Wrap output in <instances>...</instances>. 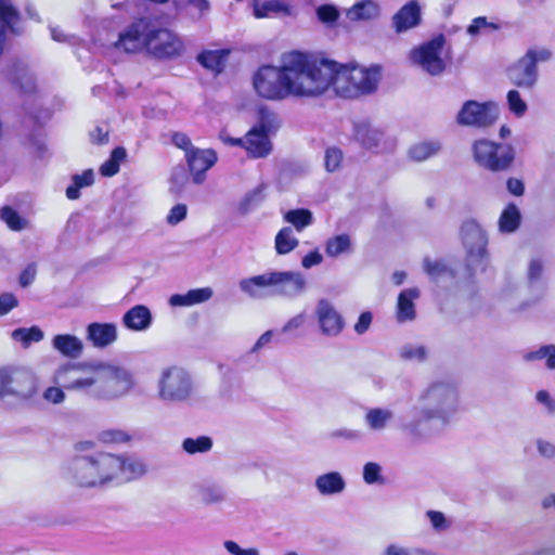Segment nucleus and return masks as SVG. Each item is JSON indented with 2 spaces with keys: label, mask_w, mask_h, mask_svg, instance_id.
<instances>
[{
  "label": "nucleus",
  "mask_w": 555,
  "mask_h": 555,
  "mask_svg": "<svg viewBox=\"0 0 555 555\" xmlns=\"http://www.w3.org/2000/svg\"><path fill=\"white\" fill-rule=\"evenodd\" d=\"M544 272V263L540 258H532L528 263L527 276L530 282L538 281Z\"/></svg>",
  "instance_id": "obj_60"
},
{
  "label": "nucleus",
  "mask_w": 555,
  "mask_h": 555,
  "mask_svg": "<svg viewBox=\"0 0 555 555\" xmlns=\"http://www.w3.org/2000/svg\"><path fill=\"white\" fill-rule=\"evenodd\" d=\"M343 160V152L337 147H328L325 152L324 163L327 171L332 172L339 168Z\"/></svg>",
  "instance_id": "obj_54"
},
{
  "label": "nucleus",
  "mask_w": 555,
  "mask_h": 555,
  "mask_svg": "<svg viewBox=\"0 0 555 555\" xmlns=\"http://www.w3.org/2000/svg\"><path fill=\"white\" fill-rule=\"evenodd\" d=\"M253 8L257 18L269 17L272 14H291L289 7L279 0H254Z\"/></svg>",
  "instance_id": "obj_32"
},
{
  "label": "nucleus",
  "mask_w": 555,
  "mask_h": 555,
  "mask_svg": "<svg viewBox=\"0 0 555 555\" xmlns=\"http://www.w3.org/2000/svg\"><path fill=\"white\" fill-rule=\"evenodd\" d=\"M520 211L514 204H508L499 218V229L503 233L515 232L520 224Z\"/></svg>",
  "instance_id": "obj_36"
},
{
  "label": "nucleus",
  "mask_w": 555,
  "mask_h": 555,
  "mask_svg": "<svg viewBox=\"0 0 555 555\" xmlns=\"http://www.w3.org/2000/svg\"><path fill=\"white\" fill-rule=\"evenodd\" d=\"M420 297V291L416 287L406 288L398 296L396 318L398 322L404 323L413 321L416 317L414 301Z\"/></svg>",
  "instance_id": "obj_25"
},
{
  "label": "nucleus",
  "mask_w": 555,
  "mask_h": 555,
  "mask_svg": "<svg viewBox=\"0 0 555 555\" xmlns=\"http://www.w3.org/2000/svg\"><path fill=\"white\" fill-rule=\"evenodd\" d=\"M321 82L315 78V59L298 51L284 54L280 66H261L253 77L256 93L271 101L317 98Z\"/></svg>",
  "instance_id": "obj_2"
},
{
  "label": "nucleus",
  "mask_w": 555,
  "mask_h": 555,
  "mask_svg": "<svg viewBox=\"0 0 555 555\" xmlns=\"http://www.w3.org/2000/svg\"><path fill=\"white\" fill-rule=\"evenodd\" d=\"M214 295L210 287L190 289L185 294H175L169 298L171 307H190L208 301Z\"/></svg>",
  "instance_id": "obj_30"
},
{
  "label": "nucleus",
  "mask_w": 555,
  "mask_h": 555,
  "mask_svg": "<svg viewBox=\"0 0 555 555\" xmlns=\"http://www.w3.org/2000/svg\"><path fill=\"white\" fill-rule=\"evenodd\" d=\"M238 288L254 300L269 297L295 300L306 293L308 281L300 271L267 270L260 274L242 279L238 282Z\"/></svg>",
  "instance_id": "obj_5"
},
{
  "label": "nucleus",
  "mask_w": 555,
  "mask_h": 555,
  "mask_svg": "<svg viewBox=\"0 0 555 555\" xmlns=\"http://www.w3.org/2000/svg\"><path fill=\"white\" fill-rule=\"evenodd\" d=\"M461 237L466 249L468 267L483 271L487 262L486 247L488 243L483 229L474 220L465 221L461 228Z\"/></svg>",
  "instance_id": "obj_10"
},
{
  "label": "nucleus",
  "mask_w": 555,
  "mask_h": 555,
  "mask_svg": "<svg viewBox=\"0 0 555 555\" xmlns=\"http://www.w3.org/2000/svg\"><path fill=\"white\" fill-rule=\"evenodd\" d=\"M362 477L366 485H380L385 481L383 477V468L376 462H367L363 465Z\"/></svg>",
  "instance_id": "obj_48"
},
{
  "label": "nucleus",
  "mask_w": 555,
  "mask_h": 555,
  "mask_svg": "<svg viewBox=\"0 0 555 555\" xmlns=\"http://www.w3.org/2000/svg\"><path fill=\"white\" fill-rule=\"evenodd\" d=\"M185 159L192 173L195 184H202L205 179V172L217 162V154L212 150L191 149L185 155Z\"/></svg>",
  "instance_id": "obj_17"
},
{
  "label": "nucleus",
  "mask_w": 555,
  "mask_h": 555,
  "mask_svg": "<svg viewBox=\"0 0 555 555\" xmlns=\"http://www.w3.org/2000/svg\"><path fill=\"white\" fill-rule=\"evenodd\" d=\"M11 337L15 341H20L24 348H28L33 343H39L43 339L44 334L38 326L29 328L20 327L11 333Z\"/></svg>",
  "instance_id": "obj_39"
},
{
  "label": "nucleus",
  "mask_w": 555,
  "mask_h": 555,
  "mask_svg": "<svg viewBox=\"0 0 555 555\" xmlns=\"http://www.w3.org/2000/svg\"><path fill=\"white\" fill-rule=\"evenodd\" d=\"M72 181L73 183L66 189V196L68 199H77L80 196L79 190L81 188L93 184L94 172L92 169H87L80 175H74Z\"/></svg>",
  "instance_id": "obj_40"
},
{
  "label": "nucleus",
  "mask_w": 555,
  "mask_h": 555,
  "mask_svg": "<svg viewBox=\"0 0 555 555\" xmlns=\"http://www.w3.org/2000/svg\"><path fill=\"white\" fill-rule=\"evenodd\" d=\"M332 438L341 439L348 442H358L363 438V434L359 429L354 428H338L332 431Z\"/></svg>",
  "instance_id": "obj_56"
},
{
  "label": "nucleus",
  "mask_w": 555,
  "mask_h": 555,
  "mask_svg": "<svg viewBox=\"0 0 555 555\" xmlns=\"http://www.w3.org/2000/svg\"><path fill=\"white\" fill-rule=\"evenodd\" d=\"M147 53L159 60L177 59L184 53V43L176 33L154 24Z\"/></svg>",
  "instance_id": "obj_12"
},
{
  "label": "nucleus",
  "mask_w": 555,
  "mask_h": 555,
  "mask_svg": "<svg viewBox=\"0 0 555 555\" xmlns=\"http://www.w3.org/2000/svg\"><path fill=\"white\" fill-rule=\"evenodd\" d=\"M127 156L124 147H115L107 160H105L100 167V173L104 177H113L119 171L120 164Z\"/></svg>",
  "instance_id": "obj_43"
},
{
  "label": "nucleus",
  "mask_w": 555,
  "mask_h": 555,
  "mask_svg": "<svg viewBox=\"0 0 555 555\" xmlns=\"http://www.w3.org/2000/svg\"><path fill=\"white\" fill-rule=\"evenodd\" d=\"M61 387L101 400V365L64 364L54 373Z\"/></svg>",
  "instance_id": "obj_7"
},
{
  "label": "nucleus",
  "mask_w": 555,
  "mask_h": 555,
  "mask_svg": "<svg viewBox=\"0 0 555 555\" xmlns=\"http://www.w3.org/2000/svg\"><path fill=\"white\" fill-rule=\"evenodd\" d=\"M380 15V7L374 0H359L346 12L350 22H371Z\"/></svg>",
  "instance_id": "obj_27"
},
{
  "label": "nucleus",
  "mask_w": 555,
  "mask_h": 555,
  "mask_svg": "<svg viewBox=\"0 0 555 555\" xmlns=\"http://www.w3.org/2000/svg\"><path fill=\"white\" fill-rule=\"evenodd\" d=\"M156 398L169 405L191 403L196 396V383L193 374L183 366L163 367L156 378Z\"/></svg>",
  "instance_id": "obj_6"
},
{
  "label": "nucleus",
  "mask_w": 555,
  "mask_h": 555,
  "mask_svg": "<svg viewBox=\"0 0 555 555\" xmlns=\"http://www.w3.org/2000/svg\"><path fill=\"white\" fill-rule=\"evenodd\" d=\"M380 555H433L423 548H409L403 545L391 543L387 545Z\"/></svg>",
  "instance_id": "obj_51"
},
{
  "label": "nucleus",
  "mask_w": 555,
  "mask_h": 555,
  "mask_svg": "<svg viewBox=\"0 0 555 555\" xmlns=\"http://www.w3.org/2000/svg\"><path fill=\"white\" fill-rule=\"evenodd\" d=\"M538 67L525 55L508 69V78L520 88L530 89L538 80Z\"/></svg>",
  "instance_id": "obj_19"
},
{
  "label": "nucleus",
  "mask_w": 555,
  "mask_h": 555,
  "mask_svg": "<svg viewBox=\"0 0 555 555\" xmlns=\"http://www.w3.org/2000/svg\"><path fill=\"white\" fill-rule=\"evenodd\" d=\"M212 448V440L207 436L186 438L182 442V449L189 454L205 453Z\"/></svg>",
  "instance_id": "obj_45"
},
{
  "label": "nucleus",
  "mask_w": 555,
  "mask_h": 555,
  "mask_svg": "<svg viewBox=\"0 0 555 555\" xmlns=\"http://www.w3.org/2000/svg\"><path fill=\"white\" fill-rule=\"evenodd\" d=\"M133 386V376L127 369L101 364V400L122 397Z\"/></svg>",
  "instance_id": "obj_11"
},
{
  "label": "nucleus",
  "mask_w": 555,
  "mask_h": 555,
  "mask_svg": "<svg viewBox=\"0 0 555 555\" xmlns=\"http://www.w3.org/2000/svg\"><path fill=\"white\" fill-rule=\"evenodd\" d=\"M353 138L366 150H376L384 140V132L370 121L362 120L353 124Z\"/></svg>",
  "instance_id": "obj_22"
},
{
  "label": "nucleus",
  "mask_w": 555,
  "mask_h": 555,
  "mask_svg": "<svg viewBox=\"0 0 555 555\" xmlns=\"http://www.w3.org/2000/svg\"><path fill=\"white\" fill-rule=\"evenodd\" d=\"M186 214V205L177 204L169 210L166 220L170 225H176L185 219Z\"/></svg>",
  "instance_id": "obj_59"
},
{
  "label": "nucleus",
  "mask_w": 555,
  "mask_h": 555,
  "mask_svg": "<svg viewBox=\"0 0 555 555\" xmlns=\"http://www.w3.org/2000/svg\"><path fill=\"white\" fill-rule=\"evenodd\" d=\"M322 79L317 96L333 89L343 98H358L373 93L380 80V67L343 65L326 59H315V78Z\"/></svg>",
  "instance_id": "obj_4"
},
{
  "label": "nucleus",
  "mask_w": 555,
  "mask_h": 555,
  "mask_svg": "<svg viewBox=\"0 0 555 555\" xmlns=\"http://www.w3.org/2000/svg\"><path fill=\"white\" fill-rule=\"evenodd\" d=\"M299 244V241L294 235V231L291 227L282 228L274 240V248L278 255H286L294 250Z\"/></svg>",
  "instance_id": "obj_35"
},
{
  "label": "nucleus",
  "mask_w": 555,
  "mask_h": 555,
  "mask_svg": "<svg viewBox=\"0 0 555 555\" xmlns=\"http://www.w3.org/2000/svg\"><path fill=\"white\" fill-rule=\"evenodd\" d=\"M92 443L80 442L79 452L64 466L65 480L76 489L118 487L139 480L147 473L145 462L127 453L89 452Z\"/></svg>",
  "instance_id": "obj_1"
},
{
  "label": "nucleus",
  "mask_w": 555,
  "mask_h": 555,
  "mask_svg": "<svg viewBox=\"0 0 555 555\" xmlns=\"http://www.w3.org/2000/svg\"><path fill=\"white\" fill-rule=\"evenodd\" d=\"M0 218L13 231H21L26 228L27 221L10 206H4L0 211Z\"/></svg>",
  "instance_id": "obj_47"
},
{
  "label": "nucleus",
  "mask_w": 555,
  "mask_h": 555,
  "mask_svg": "<svg viewBox=\"0 0 555 555\" xmlns=\"http://www.w3.org/2000/svg\"><path fill=\"white\" fill-rule=\"evenodd\" d=\"M122 322L124 325L131 331H145L152 323V314L147 307L138 305L124 314Z\"/></svg>",
  "instance_id": "obj_28"
},
{
  "label": "nucleus",
  "mask_w": 555,
  "mask_h": 555,
  "mask_svg": "<svg viewBox=\"0 0 555 555\" xmlns=\"http://www.w3.org/2000/svg\"><path fill=\"white\" fill-rule=\"evenodd\" d=\"M400 357L405 360L423 362L427 358V350L423 346L406 345L401 348Z\"/></svg>",
  "instance_id": "obj_50"
},
{
  "label": "nucleus",
  "mask_w": 555,
  "mask_h": 555,
  "mask_svg": "<svg viewBox=\"0 0 555 555\" xmlns=\"http://www.w3.org/2000/svg\"><path fill=\"white\" fill-rule=\"evenodd\" d=\"M243 147L254 158L266 157L272 150L267 130L263 127L250 129L244 139Z\"/></svg>",
  "instance_id": "obj_21"
},
{
  "label": "nucleus",
  "mask_w": 555,
  "mask_h": 555,
  "mask_svg": "<svg viewBox=\"0 0 555 555\" xmlns=\"http://www.w3.org/2000/svg\"><path fill=\"white\" fill-rule=\"evenodd\" d=\"M545 359V365L550 370H555V345H544L541 346L535 351H530L525 354V360L527 361H533V360H541Z\"/></svg>",
  "instance_id": "obj_46"
},
{
  "label": "nucleus",
  "mask_w": 555,
  "mask_h": 555,
  "mask_svg": "<svg viewBox=\"0 0 555 555\" xmlns=\"http://www.w3.org/2000/svg\"><path fill=\"white\" fill-rule=\"evenodd\" d=\"M181 10L194 22H198L208 16L211 5L209 0H181Z\"/></svg>",
  "instance_id": "obj_34"
},
{
  "label": "nucleus",
  "mask_w": 555,
  "mask_h": 555,
  "mask_svg": "<svg viewBox=\"0 0 555 555\" xmlns=\"http://www.w3.org/2000/svg\"><path fill=\"white\" fill-rule=\"evenodd\" d=\"M229 54L230 51L227 49L207 50L197 55V62L204 67L219 73L224 67Z\"/></svg>",
  "instance_id": "obj_33"
},
{
  "label": "nucleus",
  "mask_w": 555,
  "mask_h": 555,
  "mask_svg": "<svg viewBox=\"0 0 555 555\" xmlns=\"http://www.w3.org/2000/svg\"><path fill=\"white\" fill-rule=\"evenodd\" d=\"M487 27H491L493 29L498 28L496 25L489 23L486 17L479 16L472 21V24L467 27V33H468V35L475 37V36L479 35V33L482 28H487Z\"/></svg>",
  "instance_id": "obj_62"
},
{
  "label": "nucleus",
  "mask_w": 555,
  "mask_h": 555,
  "mask_svg": "<svg viewBox=\"0 0 555 555\" xmlns=\"http://www.w3.org/2000/svg\"><path fill=\"white\" fill-rule=\"evenodd\" d=\"M441 150V144L439 141H423L414 144L410 151L409 155L412 159L416 162H424L439 153Z\"/></svg>",
  "instance_id": "obj_38"
},
{
  "label": "nucleus",
  "mask_w": 555,
  "mask_h": 555,
  "mask_svg": "<svg viewBox=\"0 0 555 555\" xmlns=\"http://www.w3.org/2000/svg\"><path fill=\"white\" fill-rule=\"evenodd\" d=\"M507 104L509 111L516 117H522L527 112V103L521 99L517 90H511L507 93Z\"/></svg>",
  "instance_id": "obj_49"
},
{
  "label": "nucleus",
  "mask_w": 555,
  "mask_h": 555,
  "mask_svg": "<svg viewBox=\"0 0 555 555\" xmlns=\"http://www.w3.org/2000/svg\"><path fill=\"white\" fill-rule=\"evenodd\" d=\"M306 322V312H300L293 318H291L282 327V333H291L295 330L304 326Z\"/></svg>",
  "instance_id": "obj_64"
},
{
  "label": "nucleus",
  "mask_w": 555,
  "mask_h": 555,
  "mask_svg": "<svg viewBox=\"0 0 555 555\" xmlns=\"http://www.w3.org/2000/svg\"><path fill=\"white\" fill-rule=\"evenodd\" d=\"M223 547L231 555H260V550L258 547L253 546L244 548L232 540L224 541Z\"/></svg>",
  "instance_id": "obj_58"
},
{
  "label": "nucleus",
  "mask_w": 555,
  "mask_h": 555,
  "mask_svg": "<svg viewBox=\"0 0 555 555\" xmlns=\"http://www.w3.org/2000/svg\"><path fill=\"white\" fill-rule=\"evenodd\" d=\"M395 412L387 406L367 408L363 414V423L366 429L373 434L386 431L392 424Z\"/></svg>",
  "instance_id": "obj_20"
},
{
  "label": "nucleus",
  "mask_w": 555,
  "mask_h": 555,
  "mask_svg": "<svg viewBox=\"0 0 555 555\" xmlns=\"http://www.w3.org/2000/svg\"><path fill=\"white\" fill-rule=\"evenodd\" d=\"M264 185L260 184L245 194L238 204V211L247 215L258 208L264 201Z\"/></svg>",
  "instance_id": "obj_37"
},
{
  "label": "nucleus",
  "mask_w": 555,
  "mask_h": 555,
  "mask_svg": "<svg viewBox=\"0 0 555 555\" xmlns=\"http://www.w3.org/2000/svg\"><path fill=\"white\" fill-rule=\"evenodd\" d=\"M153 25L154 23L146 18L134 21L119 34L116 47L128 53L142 50L147 52L149 41L153 34Z\"/></svg>",
  "instance_id": "obj_14"
},
{
  "label": "nucleus",
  "mask_w": 555,
  "mask_h": 555,
  "mask_svg": "<svg viewBox=\"0 0 555 555\" xmlns=\"http://www.w3.org/2000/svg\"><path fill=\"white\" fill-rule=\"evenodd\" d=\"M101 440L105 443H125L130 440V436L119 429H108L101 433Z\"/></svg>",
  "instance_id": "obj_57"
},
{
  "label": "nucleus",
  "mask_w": 555,
  "mask_h": 555,
  "mask_svg": "<svg viewBox=\"0 0 555 555\" xmlns=\"http://www.w3.org/2000/svg\"><path fill=\"white\" fill-rule=\"evenodd\" d=\"M423 267L429 278L436 282L443 278H453L454 275L453 270L441 260H431L427 257L423 261Z\"/></svg>",
  "instance_id": "obj_42"
},
{
  "label": "nucleus",
  "mask_w": 555,
  "mask_h": 555,
  "mask_svg": "<svg viewBox=\"0 0 555 555\" xmlns=\"http://www.w3.org/2000/svg\"><path fill=\"white\" fill-rule=\"evenodd\" d=\"M427 518L434 530L437 532L446 531L450 528L451 522L447 519L443 513L438 511H428L426 513Z\"/></svg>",
  "instance_id": "obj_55"
},
{
  "label": "nucleus",
  "mask_w": 555,
  "mask_h": 555,
  "mask_svg": "<svg viewBox=\"0 0 555 555\" xmlns=\"http://www.w3.org/2000/svg\"><path fill=\"white\" fill-rule=\"evenodd\" d=\"M422 23V8L417 0H411L392 16L391 24L397 34L406 33Z\"/></svg>",
  "instance_id": "obj_18"
},
{
  "label": "nucleus",
  "mask_w": 555,
  "mask_h": 555,
  "mask_svg": "<svg viewBox=\"0 0 555 555\" xmlns=\"http://www.w3.org/2000/svg\"><path fill=\"white\" fill-rule=\"evenodd\" d=\"M284 220L301 232L305 228L309 227L313 222V215L309 209L298 208L288 210L284 215Z\"/></svg>",
  "instance_id": "obj_41"
},
{
  "label": "nucleus",
  "mask_w": 555,
  "mask_h": 555,
  "mask_svg": "<svg viewBox=\"0 0 555 555\" xmlns=\"http://www.w3.org/2000/svg\"><path fill=\"white\" fill-rule=\"evenodd\" d=\"M8 79L23 93H31L36 89V80L29 66L23 62L14 63L7 73Z\"/></svg>",
  "instance_id": "obj_23"
},
{
  "label": "nucleus",
  "mask_w": 555,
  "mask_h": 555,
  "mask_svg": "<svg viewBox=\"0 0 555 555\" xmlns=\"http://www.w3.org/2000/svg\"><path fill=\"white\" fill-rule=\"evenodd\" d=\"M314 487L321 495H337L345 491L346 481L339 472H328L315 478Z\"/></svg>",
  "instance_id": "obj_26"
},
{
  "label": "nucleus",
  "mask_w": 555,
  "mask_h": 555,
  "mask_svg": "<svg viewBox=\"0 0 555 555\" xmlns=\"http://www.w3.org/2000/svg\"><path fill=\"white\" fill-rule=\"evenodd\" d=\"M315 318L322 335L337 337L345 327V320L335 306L327 299H320L315 307Z\"/></svg>",
  "instance_id": "obj_16"
},
{
  "label": "nucleus",
  "mask_w": 555,
  "mask_h": 555,
  "mask_svg": "<svg viewBox=\"0 0 555 555\" xmlns=\"http://www.w3.org/2000/svg\"><path fill=\"white\" fill-rule=\"evenodd\" d=\"M499 107L493 102L479 103L466 101L456 116L457 124L477 128H486L496 121Z\"/></svg>",
  "instance_id": "obj_13"
},
{
  "label": "nucleus",
  "mask_w": 555,
  "mask_h": 555,
  "mask_svg": "<svg viewBox=\"0 0 555 555\" xmlns=\"http://www.w3.org/2000/svg\"><path fill=\"white\" fill-rule=\"evenodd\" d=\"M37 267L35 263H29L20 274L18 282L22 287L29 286L36 279Z\"/></svg>",
  "instance_id": "obj_63"
},
{
  "label": "nucleus",
  "mask_w": 555,
  "mask_h": 555,
  "mask_svg": "<svg viewBox=\"0 0 555 555\" xmlns=\"http://www.w3.org/2000/svg\"><path fill=\"white\" fill-rule=\"evenodd\" d=\"M444 43L443 35L435 36L411 51V62L430 76H440L447 67L443 59Z\"/></svg>",
  "instance_id": "obj_9"
},
{
  "label": "nucleus",
  "mask_w": 555,
  "mask_h": 555,
  "mask_svg": "<svg viewBox=\"0 0 555 555\" xmlns=\"http://www.w3.org/2000/svg\"><path fill=\"white\" fill-rule=\"evenodd\" d=\"M472 151L475 162L490 171L506 170L515 156L511 145L498 144L486 139L476 140Z\"/></svg>",
  "instance_id": "obj_8"
},
{
  "label": "nucleus",
  "mask_w": 555,
  "mask_h": 555,
  "mask_svg": "<svg viewBox=\"0 0 555 555\" xmlns=\"http://www.w3.org/2000/svg\"><path fill=\"white\" fill-rule=\"evenodd\" d=\"M553 53L548 48L545 47H533L530 48L525 56L531 61V63L537 66L540 62H547L551 60Z\"/></svg>",
  "instance_id": "obj_53"
},
{
  "label": "nucleus",
  "mask_w": 555,
  "mask_h": 555,
  "mask_svg": "<svg viewBox=\"0 0 555 555\" xmlns=\"http://www.w3.org/2000/svg\"><path fill=\"white\" fill-rule=\"evenodd\" d=\"M18 306V299L11 293L0 294V315L8 314Z\"/></svg>",
  "instance_id": "obj_61"
},
{
  "label": "nucleus",
  "mask_w": 555,
  "mask_h": 555,
  "mask_svg": "<svg viewBox=\"0 0 555 555\" xmlns=\"http://www.w3.org/2000/svg\"><path fill=\"white\" fill-rule=\"evenodd\" d=\"M87 338L95 347H106L117 339V327L112 323H91L87 327Z\"/></svg>",
  "instance_id": "obj_24"
},
{
  "label": "nucleus",
  "mask_w": 555,
  "mask_h": 555,
  "mask_svg": "<svg viewBox=\"0 0 555 555\" xmlns=\"http://www.w3.org/2000/svg\"><path fill=\"white\" fill-rule=\"evenodd\" d=\"M350 237L347 234L336 235L327 240L325 251L330 257H338L350 250Z\"/></svg>",
  "instance_id": "obj_44"
},
{
  "label": "nucleus",
  "mask_w": 555,
  "mask_h": 555,
  "mask_svg": "<svg viewBox=\"0 0 555 555\" xmlns=\"http://www.w3.org/2000/svg\"><path fill=\"white\" fill-rule=\"evenodd\" d=\"M412 411L414 417L401 426L414 442L428 440L436 428L444 429L451 425L461 411L459 386L448 378H436L418 392Z\"/></svg>",
  "instance_id": "obj_3"
},
{
  "label": "nucleus",
  "mask_w": 555,
  "mask_h": 555,
  "mask_svg": "<svg viewBox=\"0 0 555 555\" xmlns=\"http://www.w3.org/2000/svg\"><path fill=\"white\" fill-rule=\"evenodd\" d=\"M35 376L25 369L9 367L8 397L18 402H28L37 395Z\"/></svg>",
  "instance_id": "obj_15"
},
{
  "label": "nucleus",
  "mask_w": 555,
  "mask_h": 555,
  "mask_svg": "<svg viewBox=\"0 0 555 555\" xmlns=\"http://www.w3.org/2000/svg\"><path fill=\"white\" fill-rule=\"evenodd\" d=\"M52 347L62 356L70 359L79 358L83 350L82 341L70 334L55 335L52 339Z\"/></svg>",
  "instance_id": "obj_29"
},
{
  "label": "nucleus",
  "mask_w": 555,
  "mask_h": 555,
  "mask_svg": "<svg viewBox=\"0 0 555 555\" xmlns=\"http://www.w3.org/2000/svg\"><path fill=\"white\" fill-rule=\"evenodd\" d=\"M196 493L205 504H216L225 500L227 492L222 485L205 481L196 486Z\"/></svg>",
  "instance_id": "obj_31"
},
{
  "label": "nucleus",
  "mask_w": 555,
  "mask_h": 555,
  "mask_svg": "<svg viewBox=\"0 0 555 555\" xmlns=\"http://www.w3.org/2000/svg\"><path fill=\"white\" fill-rule=\"evenodd\" d=\"M317 16L320 22L333 25L337 21L339 12L334 5L323 4L317 9Z\"/></svg>",
  "instance_id": "obj_52"
}]
</instances>
